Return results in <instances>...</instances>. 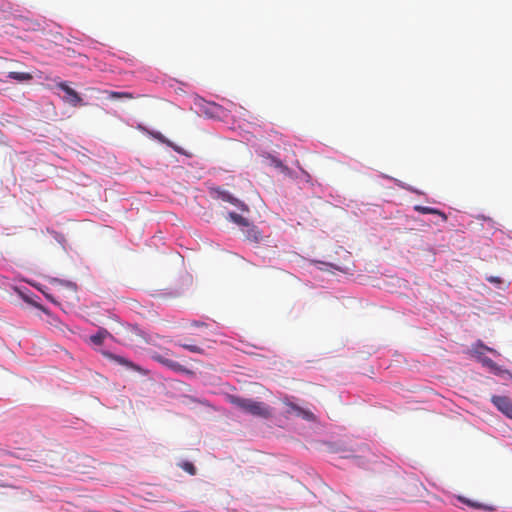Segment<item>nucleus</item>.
Masks as SVG:
<instances>
[{
	"label": "nucleus",
	"instance_id": "obj_1",
	"mask_svg": "<svg viewBox=\"0 0 512 512\" xmlns=\"http://www.w3.org/2000/svg\"><path fill=\"white\" fill-rule=\"evenodd\" d=\"M227 401L241 411L255 417L268 419L271 417V408L261 401L244 398L238 395H227Z\"/></svg>",
	"mask_w": 512,
	"mask_h": 512
},
{
	"label": "nucleus",
	"instance_id": "obj_2",
	"mask_svg": "<svg viewBox=\"0 0 512 512\" xmlns=\"http://www.w3.org/2000/svg\"><path fill=\"white\" fill-rule=\"evenodd\" d=\"M211 194L213 195L214 198L221 199L225 202H229L243 211L248 210L247 206L242 201L234 197L231 193H229L226 190H223L219 187L213 188L211 190Z\"/></svg>",
	"mask_w": 512,
	"mask_h": 512
},
{
	"label": "nucleus",
	"instance_id": "obj_3",
	"mask_svg": "<svg viewBox=\"0 0 512 512\" xmlns=\"http://www.w3.org/2000/svg\"><path fill=\"white\" fill-rule=\"evenodd\" d=\"M491 402L500 412L512 419V399L507 396L493 395Z\"/></svg>",
	"mask_w": 512,
	"mask_h": 512
},
{
	"label": "nucleus",
	"instance_id": "obj_4",
	"mask_svg": "<svg viewBox=\"0 0 512 512\" xmlns=\"http://www.w3.org/2000/svg\"><path fill=\"white\" fill-rule=\"evenodd\" d=\"M284 404L287 407L286 412L288 414H295L296 416L301 417L307 421H316V416L311 411L304 409L288 400H285Z\"/></svg>",
	"mask_w": 512,
	"mask_h": 512
},
{
	"label": "nucleus",
	"instance_id": "obj_5",
	"mask_svg": "<svg viewBox=\"0 0 512 512\" xmlns=\"http://www.w3.org/2000/svg\"><path fill=\"white\" fill-rule=\"evenodd\" d=\"M101 354L105 358H107L111 361H114L115 363L122 365V366L126 367L127 369H132V370L140 372V373L143 372V370L140 366H138L137 364L133 363L132 361L128 360L127 358H125L123 356L113 354L106 350L101 351Z\"/></svg>",
	"mask_w": 512,
	"mask_h": 512
},
{
	"label": "nucleus",
	"instance_id": "obj_6",
	"mask_svg": "<svg viewBox=\"0 0 512 512\" xmlns=\"http://www.w3.org/2000/svg\"><path fill=\"white\" fill-rule=\"evenodd\" d=\"M152 358L159 362L160 364H162L163 366L175 371V372H187V370L181 365L179 364L178 362L176 361H173L169 358H166L160 354H153L152 355Z\"/></svg>",
	"mask_w": 512,
	"mask_h": 512
},
{
	"label": "nucleus",
	"instance_id": "obj_7",
	"mask_svg": "<svg viewBox=\"0 0 512 512\" xmlns=\"http://www.w3.org/2000/svg\"><path fill=\"white\" fill-rule=\"evenodd\" d=\"M58 87L65 92V101H67L69 104L77 106L81 103L82 99L79 94L74 89L70 88L66 83L62 82L58 85Z\"/></svg>",
	"mask_w": 512,
	"mask_h": 512
},
{
	"label": "nucleus",
	"instance_id": "obj_8",
	"mask_svg": "<svg viewBox=\"0 0 512 512\" xmlns=\"http://www.w3.org/2000/svg\"><path fill=\"white\" fill-rule=\"evenodd\" d=\"M107 338H113L111 333L105 328H99L98 331L89 337L92 344L100 346Z\"/></svg>",
	"mask_w": 512,
	"mask_h": 512
},
{
	"label": "nucleus",
	"instance_id": "obj_9",
	"mask_svg": "<svg viewBox=\"0 0 512 512\" xmlns=\"http://www.w3.org/2000/svg\"><path fill=\"white\" fill-rule=\"evenodd\" d=\"M246 230L244 231L245 236L248 240L253 242H259L262 238L260 231L257 229L256 226L250 225L248 223V226H245Z\"/></svg>",
	"mask_w": 512,
	"mask_h": 512
},
{
	"label": "nucleus",
	"instance_id": "obj_10",
	"mask_svg": "<svg viewBox=\"0 0 512 512\" xmlns=\"http://www.w3.org/2000/svg\"><path fill=\"white\" fill-rule=\"evenodd\" d=\"M414 209L422 214H437L442 218L443 221L447 220L446 214L436 208L417 205L414 207Z\"/></svg>",
	"mask_w": 512,
	"mask_h": 512
},
{
	"label": "nucleus",
	"instance_id": "obj_11",
	"mask_svg": "<svg viewBox=\"0 0 512 512\" xmlns=\"http://www.w3.org/2000/svg\"><path fill=\"white\" fill-rule=\"evenodd\" d=\"M8 78H11L13 80L23 82V81H29L32 79V75L27 72H9Z\"/></svg>",
	"mask_w": 512,
	"mask_h": 512
},
{
	"label": "nucleus",
	"instance_id": "obj_12",
	"mask_svg": "<svg viewBox=\"0 0 512 512\" xmlns=\"http://www.w3.org/2000/svg\"><path fill=\"white\" fill-rule=\"evenodd\" d=\"M110 99H133L134 95L130 92L104 91Z\"/></svg>",
	"mask_w": 512,
	"mask_h": 512
},
{
	"label": "nucleus",
	"instance_id": "obj_13",
	"mask_svg": "<svg viewBox=\"0 0 512 512\" xmlns=\"http://www.w3.org/2000/svg\"><path fill=\"white\" fill-rule=\"evenodd\" d=\"M228 217H229V219H230L232 222H234V223H236V224H238V225H240V226H244V227H245V226H248V221H247V219H246V218H244L243 216H241V215L237 214V213L230 212V213L228 214Z\"/></svg>",
	"mask_w": 512,
	"mask_h": 512
},
{
	"label": "nucleus",
	"instance_id": "obj_14",
	"mask_svg": "<svg viewBox=\"0 0 512 512\" xmlns=\"http://www.w3.org/2000/svg\"><path fill=\"white\" fill-rule=\"evenodd\" d=\"M479 361L483 364V366L488 367L489 369L496 371L498 370L497 364L489 357L479 356Z\"/></svg>",
	"mask_w": 512,
	"mask_h": 512
},
{
	"label": "nucleus",
	"instance_id": "obj_15",
	"mask_svg": "<svg viewBox=\"0 0 512 512\" xmlns=\"http://www.w3.org/2000/svg\"><path fill=\"white\" fill-rule=\"evenodd\" d=\"M178 345L192 353L204 354V349L193 344L178 343Z\"/></svg>",
	"mask_w": 512,
	"mask_h": 512
},
{
	"label": "nucleus",
	"instance_id": "obj_16",
	"mask_svg": "<svg viewBox=\"0 0 512 512\" xmlns=\"http://www.w3.org/2000/svg\"><path fill=\"white\" fill-rule=\"evenodd\" d=\"M180 466H181V468L184 471H186L190 475H195L196 474V468H195L193 463H191V462H183Z\"/></svg>",
	"mask_w": 512,
	"mask_h": 512
},
{
	"label": "nucleus",
	"instance_id": "obj_17",
	"mask_svg": "<svg viewBox=\"0 0 512 512\" xmlns=\"http://www.w3.org/2000/svg\"><path fill=\"white\" fill-rule=\"evenodd\" d=\"M152 136H153L155 139L159 140L160 142L165 143V144H167V145H169V146H172V145H171V143H170V141H169V140H167V139H166V138H165V137H164L160 132H153V133H152Z\"/></svg>",
	"mask_w": 512,
	"mask_h": 512
},
{
	"label": "nucleus",
	"instance_id": "obj_18",
	"mask_svg": "<svg viewBox=\"0 0 512 512\" xmlns=\"http://www.w3.org/2000/svg\"><path fill=\"white\" fill-rule=\"evenodd\" d=\"M486 280L494 285L500 286L503 283V280L498 276H488Z\"/></svg>",
	"mask_w": 512,
	"mask_h": 512
},
{
	"label": "nucleus",
	"instance_id": "obj_19",
	"mask_svg": "<svg viewBox=\"0 0 512 512\" xmlns=\"http://www.w3.org/2000/svg\"><path fill=\"white\" fill-rule=\"evenodd\" d=\"M478 346H479V347H481V348H483V349H485V350H487V351H490V352H492V351H493L491 348L487 347V346H486V345H484L482 342H479V343H478Z\"/></svg>",
	"mask_w": 512,
	"mask_h": 512
},
{
	"label": "nucleus",
	"instance_id": "obj_20",
	"mask_svg": "<svg viewBox=\"0 0 512 512\" xmlns=\"http://www.w3.org/2000/svg\"><path fill=\"white\" fill-rule=\"evenodd\" d=\"M192 325H193V326H196V327H203V326H205L206 324H205V323H203V322L194 321V322L192 323Z\"/></svg>",
	"mask_w": 512,
	"mask_h": 512
},
{
	"label": "nucleus",
	"instance_id": "obj_21",
	"mask_svg": "<svg viewBox=\"0 0 512 512\" xmlns=\"http://www.w3.org/2000/svg\"><path fill=\"white\" fill-rule=\"evenodd\" d=\"M467 503L471 506H474V507H478V505L474 504V503H471L470 501H467Z\"/></svg>",
	"mask_w": 512,
	"mask_h": 512
}]
</instances>
